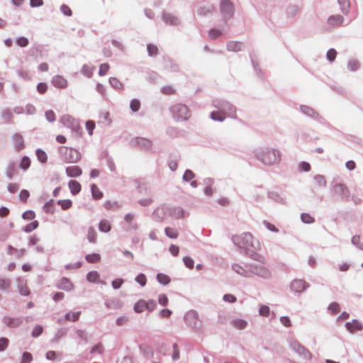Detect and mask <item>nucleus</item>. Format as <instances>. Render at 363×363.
Returning <instances> with one entry per match:
<instances>
[{
	"mask_svg": "<svg viewBox=\"0 0 363 363\" xmlns=\"http://www.w3.org/2000/svg\"><path fill=\"white\" fill-rule=\"evenodd\" d=\"M59 154L61 159L66 163H76L81 159L79 151L66 146H61L59 148Z\"/></svg>",
	"mask_w": 363,
	"mask_h": 363,
	"instance_id": "f257e3e1",
	"label": "nucleus"
},
{
	"mask_svg": "<svg viewBox=\"0 0 363 363\" xmlns=\"http://www.w3.org/2000/svg\"><path fill=\"white\" fill-rule=\"evenodd\" d=\"M173 117L177 121H186L191 116L188 107L182 104H177L171 107Z\"/></svg>",
	"mask_w": 363,
	"mask_h": 363,
	"instance_id": "f03ea898",
	"label": "nucleus"
},
{
	"mask_svg": "<svg viewBox=\"0 0 363 363\" xmlns=\"http://www.w3.org/2000/svg\"><path fill=\"white\" fill-rule=\"evenodd\" d=\"M261 160L265 164L273 165L279 162L281 155L279 151L269 150L262 154Z\"/></svg>",
	"mask_w": 363,
	"mask_h": 363,
	"instance_id": "7ed1b4c3",
	"label": "nucleus"
},
{
	"mask_svg": "<svg viewBox=\"0 0 363 363\" xmlns=\"http://www.w3.org/2000/svg\"><path fill=\"white\" fill-rule=\"evenodd\" d=\"M233 241L240 247L248 248L250 246L253 247V236L249 233H243L241 235H234Z\"/></svg>",
	"mask_w": 363,
	"mask_h": 363,
	"instance_id": "20e7f679",
	"label": "nucleus"
},
{
	"mask_svg": "<svg viewBox=\"0 0 363 363\" xmlns=\"http://www.w3.org/2000/svg\"><path fill=\"white\" fill-rule=\"evenodd\" d=\"M156 308V302L154 300H148L147 301L140 299L134 306V311L140 313L145 311L151 312Z\"/></svg>",
	"mask_w": 363,
	"mask_h": 363,
	"instance_id": "39448f33",
	"label": "nucleus"
},
{
	"mask_svg": "<svg viewBox=\"0 0 363 363\" xmlns=\"http://www.w3.org/2000/svg\"><path fill=\"white\" fill-rule=\"evenodd\" d=\"M220 9L222 15L225 18L232 17L234 13V6L230 0H220Z\"/></svg>",
	"mask_w": 363,
	"mask_h": 363,
	"instance_id": "423d86ee",
	"label": "nucleus"
},
{
	"mask_svg": "<svg viewBox=\"0 0 363 363\" xmlns=\"http://www.w3.org/2000/svg\"><path fill=\"white\" fill-rule=\"evenodd\" d=\"M333 190L335 194L342 196L345 199H347L350 197V190L345 184H336L334 186Z\"/></svg>",
	"mask_w": 363,
	"mask_h": 363,
	"instance_id": "0eeeda50",
	"label": "nucleus"
},
{
	"mask_svg": "<svg viewBox=\"0 0 363 363\" xmlns=\"http://www.w3.org/2000/svg\"><path fill=\"white\" fill-rule=\"evenodd\" d=\"M308 284L303 279H295L291 282V289L296 292H302L307 287Z\"/></svg>",
	"mask_w": 363,
	"mask_h": 363,
	"instance_id": "6e6552de",
	"label": "nucleus"
},
{
	"mask_svg": "<svg viewBox=\"0 0 363 363\" xmlns=\"http://www.w3.org/2000/svg\"><path fill=\"white\" fill-rule=\"evenodd\" d=\"M13 145L16 151L19 152L24 149L25 144L24 140L21 135L16 133L13 136Z\"/></svg>",
	"mask_w": 363,
	"mask_h": 363,
	"instance_id": "1a4fd4ad",
	"label": "nucleus"
},
{
	"mask_svg": "<svg viewBox=\"0 0 363 363\" xmlns=\"http://www.w3.org/2000/svg\"><path fill=\"white\" fill-rule=\"evenodd\" d=\"M52 84L57 88L64 89L67 86L68 82L66 79L60 75H56L52 78Z\"/></svg>",
	"mask_w": 363,
	"mask_h": 363,
	"instance_id": "9d476101",
	"label": "nucleus"
},
{
	"mask_svg": "<svg viewBox=\"0 0 363 363\" xmlns=\"http://www.w3.org/2000/svg\"><path fill=\"white\" fill-rule=\"evenodd\" d=\"M65 171L67 176L70 177H77L82 174V169L77 165L67 167Z\"/></svg>",
	"mask_w": 363,
	"mask_h": 363,
	"instance_id": "9b49d317",
	"label": "nucleus"
},
{
	"mask_svg": "<svg viewBox=\"0 0 363 363\" xmlns=\"http://www.w3.org/2000/svg\"><path fill=\"white\" fill-rule=\"evenodd\" d=\"M3 321L8 327L11 328H17L22 323L21 320L9 316L4 317Z\"/></svg>",
	"mask_w": 363,
	"mask_h": 363,
	"instance_id": "f8f14e48",
	"label": "nucleus"
},
{
	"mask_svg": "<svg viewBox=\"0 0 363 363\" xmlns=\"http://www.w3.org/2000/svg\"><path fill=\"white\" fill-rule=\"evenodd\" d=\"M18 281V287L19 289V291L23 296H28L30 294V290L27 286V282L26 280L18 278L17 279Z\"/></svg>",
	"mask_w": 363,
	"mask_h": 363,
	"instance_id": "ddd939ff",
	"label": "nucleus"
},
{
	"mask_svg": "<svg viewBox=\"0 0 363 363\" xmlns=\"http://www.w3.org/2000/svg\"><path fill=\"white\" fill-rule=\"evenodd\" d=\"M346 327L347 330H350L351 333L359 331L363 328L362 323L356 320H354L352 322L347 323Z\"/></svg>",
	"mask_w": 363,
	"mask_h": 363,
	"instance_id": "4468645a",
	"label": "nucleus"
},
{
	"mask_svg": "<svg viewBox=\"0 0 363 363\" xmlns=\"http://www.w3.org/2000/svg\"><path fill=\"white\" fill-rule=\"evenodd\" d=\"M344 18L340 15L331 16L328 19V23L331 26H339L343 23Z\"/></svg>",
	"mask_w": 363,
	"mask_h": 363,
	"instance_id": "2eb2a0df",
	"label": "nucleus"
},
{
	"mask_svg": "<svg viewBox=\"0 0 363 363\" xmlns=\"http://www.w3.org/2000/svg\"><path fill=\"white\" fill-rule=\"evenodd\" d=\"M68 186H69L71 193L73 195H76V194H79L82 189L81 184L75 180L69 181Z\"/></svg>",
	"mask_w": 363,
	"mask_h": 363,
	"instance_id": "dca6fc26",
	"label": "nucleus"
},
{
	"mask_svg": "<svg viewBox=\"0 0 363 363\" xmlns=\"http://www.w3.org/2000/svg\"><path fill=\"white\" fill-rule=\"evenodd\" d=\"M91 195L92 197L96 200H100L103 198L104 194L99 189V188L96 184H92L91 186Z\"/></svg>",
	"mask_w": 363,
	"mask_h": 363,
	"instance_id": "f3484780",
	"label": "nucleus"
},
{
	"mask_svg": "<svg viewBox=\"0 0 363 363\" xmlns=\"http://www.w3.org/2000/svg\"><path fill=\"white\" fill-rule=\"evenodd\" d=\"M292 347L295 350L297 351V352L303 354L306 357H311L310 352L308 350H306L303 346H301L298 342H294L292 344Z\"/></svg>",
	"mask_w": 363,
	"mask_h": 363,
	"instance_id": "a211bd4d",
	"label": "nucleus"
},
{
	"mask_svg": "<svg viewBox=\"0 0 363 363\" xmlns=\"http://www.w3.org/2000/svg\"><path fill=\"white\" fill-rule=\"evenodd\" d=\"M231 324L238 330H242L247 325V321L242 319H234L231 321Z\"/></svg>",
	"mask_w": 363,
	"mask_h": 363,
	"instance_id": "6ab92c4d",
	"label": "nucleus"
},
{
	"mask_svg": "<svg viewBox=\"0 0 363 363\" xmlns=\"http://www.w3.org/2000/svg\"><path fill=\"white\" fill-rule=\"evenodd\" d=\"M242 45L240 43L237 41H230L227 44V49L229 51L238 52L241 50Z\"/></svg>",
	"mask_w": 363,
	"mask_h": 363,
	"instance_id": "aec40b11",
	"label": "nucleus"
},
{
	"mask_svg": "<svg viewBox=\"0 0 363 363\" xmlns=\"http://www.w3.org/2000/svg\"><path fill=\"white\" fill-rule=\"evenodd\" d=\"M61 122L67 127H74L75 120L72 116L69 115H65L62 117Z\"/></svg>",
	"mask_w": 363,
	"mask_h": 363,
	"instance_id": "412c9836",
	"label": "nucleus"
},
{
	"mask_svg": "<svg viewBox=\"0 0 363 363\" xmlns=\"http://www.w3.org/2000/svg\"><path fill=\"white\" fill-rule=\"evenodd\" d=\"M86 238L90 242H96L97 233L94 227L91 226L89 228Z\"/></svg>",
	"mask_w": 363,
	"mask_h": 363,
	"instance_id": "4be33fe9",
	"label": "nucleus"
},
{
	"mask_svg": "<svg viewBox=\"0 0 363 363\" xmlns=\"http://www.w3.org/2000/svg\"><path fill=\"white\" fill-rule=\"evenodd\" d=\"M31 161L27 156H23L19 163L20 169L26 171L30 167Z\"/></svg>",
	"mask_w": 363,
	"mask_h": 363,
	"instance_id": "5701e85b",
	"label": "nucleus"
},
{
	"mask_svg": "<svg viewBox=\"0 0 363 363\" xmlns=\"http://www.w3.org/2000/svg\"><path fill=\"white\" fill-rule=\"evenodd\" d=\"M99 229L101 232L108 233L111 230V225L108 220H102L99 223Z\"/></svg>",
	"mask_w": 363,
	"mask_h": 363,
	"instance_id": "b1692460",
	"label": "nucleus"
},
{
	"mask_svg": "<svg viewBox=\"0 0 363 363\" xmlns=\"http://www.w3.org/2000/svg\"><path fill=\"white\" fill-rule=\"evenodd\" d=\"M211 118L214 121H223L225 118V114L223 111H213L211 113Z\"/></svg>",
	"mask_w": 363,
	"mask_h": 363,
	"instance_id": "393cba45",
	"label": "nucleus"
},
{
	"mask_svg": "<svg viewBox=\"0 0 363 363\" xmlns=\"http://www.w3.org/2000/svg\"><path fill=\"white\" fill-rule=\"evenodd\" d=\"M163 20L166 22V23L169 25H175L178 21V19L176 17L169 13H164Z\"/></svg>",
	"mask_w": 363,
	"mask_h": 363,
	"instance_id": "a878e982",
	"label": "nucleus"
},
{
	"mask_svg": "<svg viewBox=\"0 0 363 363\" xmlns=\"http://www.w3.org/2000/svg\"><path fill=\"white\" fill-rule=\"evenodd\" d=\"M85 259L89 263H97L100 261L101 256L97 253L89 254L86 255Z\"/></svg>",
	"mask_w": 363,
	"mask_h": 363,
	"instance_id": "bb28decb",
	"label": "nucleus"
},
{
	"mask_svg": "<svg viewBox=\"0 0 363 363\" xmlns=\"http://www.w3.org/2000/svg\"><path fill=\"white\" fill-rule=\"evenodd\" d=\"M213 8L212 6H201L199 9H198V13L200 15V16H206L209 13H211L213 11Z\"/></svg>",
	"mask_w": 363,
	"mask_h": 363,
	"instance_id": "cd10ccee",
	"label": "nucleus"
},
{
	"mask_svg": "<svg viewBox=\"0 0 363 363\" xmlns=\"http://www.w3.org/2000/svg\"><path fill=\"white\" fill-rule=\"evenodd\" d=\"M86 279L89 282H96L99 279V274L96 271L89 272L86 275Z\"/></svg>",
	"mask_w": 363,
	"mask_h": 363,
	"instance_id": "c85d7f7f",
	"label": "nucleus"
},
{
	"mask_svg": "<svg viewBox=\"0 0 363 363\" xmlns=\"http://www.w3.org/2000/svg\"><path fill=\"white\" fill-rule=\"evenodd\" d=\"M36 156L38 157V160L42 162L45 163L48 160V156L45 151L38 149L36 150Z\"/></svg>",
	"mask_w": 363,
	"mask_h": 363,
	"instance_id": "c756f323",
	"label": "nucleus"
},
{
	"mask_svg": "<svg viewBox=\"0 0 363 363\" xmlns=\"http://www.w3.org/2000/svg\"><path fill=\"white\" fill-rule=\"evenodd\" d=\"M106 304L109 308H121L122 307V303L119 300L108 301Z\"/></svg>",
	"mask_w": 363,
	"mask_h": 363,
	"instance_id": "7c9ffc66",
	"label": "nucleus"
},
{
	"mask_svg": "<svg viewBox=\"0 0 363 363\" xmlns=\"http://www.w3.org/2000/svg\"><path fill=\"white\" fill-rule=\"evenodd\" d=\"M104 206L107 210H115L118 209L120 205L116 201H106L104 203Z\"/></svg>",
	"mask_w": 363,
	"mask_h": 363,
	"instance_id": "2f4dec72",
	"label": "nucleus"
},
{
	"mask_svg": "<svg viewBox=\"0 0 363 363\" xmlns=\"http://www.w3.org/2000/svg\"><path fill=\"white\" fill-rule=\"evenodd\" d=\"M57 203L61 206L63 210H67L72 206V202L69 199L59 200Z\"/></svg>",
	"mask_w": 363,
	"mask_h": 363,
	"instance_id": "473e14b6",
	"label": "nucleus"
},
{
	"mask_svg": "<svg viewBox=\"0 0 363 363\" xmlns=\"http://www.w3.org/2000/svg\"><path fill=\"white\" fill-rule=\"evenodd\" d=\"M157 279L160 283L164 284V285L168 284L170 281L169 277L167 275L162 274V273L157 274Z\"/></svg>",
	"mask_w": 363,
	"mask_h": 363,
	"instance_id": "72a5a7b5",
	"label": "nucleus"
},
{
	"mask_svg": "<svg viewBox=\"0 0 363 363\" xmlns=\"http://www.w3.org/2000/svg\"><path fill=\"white\" fill-rule=\"evenodd\" d=\"M79 315L80 312H69L66 314L65 318L67 320L74 322L79 319Z\"/></svg>",
	"mask_w": 363,
	"mask_h": 363,
	"instance_id": "f704fd0d",
	"label": "nucleus"
},
{
	"mask_svg": "<svg viewBox=\"0 0 363 363\" xmlns=\"http://www.w3.org/2000/svg\"><path fill=\"white\" fill-rule=\"evenodd\" d=\"M82 72L87 77H91L94 72V67L89 65H84L82 69Z\"/></svg>",
	"mask_w": 363,
	"mask_h": 363,
	"instance_id": "c9c22d12",
	"label": "nucleus"
},
{
	"mask_svg": "<svg viewBox=\"0 0 363 363\" xmlns=\"http://www.w3.org/2000/svg\"><path fill=\"white\" fill-rule=\"evenodd\" d=\"M130 108L133 112H137L140 108V102L138 99H134L130 103Z\"/></svg>",
	"mask_w": 363,
	"mask_h": 363,
	"instance_id": "e433bc0d",
	"label": "nucleus"
},
{
	"mask_svg": "<svg viewBox=\"0 0 363 363\" xmlns=\"http://www.w3.org/2000/svg\"><path fill=\"white\" fill-rule=\"evenodd\" d=\"M162 93L165 95H174L176 93V90L173 86L167 85L162 88Z\"/></svg>",
	"mask_w": 363,
	"mask_h": 363,
	"instance_id": "4c0bfd02",
	"label": "nucleus"
},
{
	"mask_svg": "<svg viewBox=\"0 0 363 363\" xmlns=\"http://www.w3.org/2000/svg\"><path fill=\"white\" fill-rule=\"evenodd\" d=\"M301 220L307 224L313 223L314 222V218L310 214L303 213L301 215Z\"/></svg>",
	"mask_w": 363,
	"mask_h": 363,
	"instance_id": "58836bf2",
	"label": "nucleus"
},
{
	"mask_svg": "<svg viewBox=\"0 0 363 363\" xmlns=\"http://www.w3.org/2000/svg\"><path fill=\"white\" fill-rule=\"evenodd\" d=\"M165 233L170 238H176L178 236L177 230L172 228H166Z\"/></svg>",
	"mask_w": 363,
	"mask_h": 363,
	"instance_id": "ea45409f",
	"label": "nucleus"
},
{
	"mask_svg": "<svg viewBox=\"0 0 363 363\" xmlns=\"http://www.w3.org/2000/svg\"><path fill=\"white\" fill-rule=\"evenodd\" d=\"M347 67L350 71L354 72L359 67V62L355 60H350L347 64Z\"/></svg>",
	"mask_w": 363,
	"mask_h": 363,
	"instance_id": "a19ab883",
	"label": "nucleus"
},
{
	"mask_svg": "<svg viewBox=\"0 0 363 363\" xmlns=\"http://www.w3.org/2000/svg\"><path fill=\"white\" fill-rule=\"evenodd\" d=\"M298 11V9L296 6H290L286 9V14L289 17H294L296 15Z\"/></svg>",
	"mask_w": 363,
	"mask_h": 363,
	"instance_id": "79ce46f5",
	"label": "nucleus"
},
{
	"mask_svg": "<svg viewBox=\"0 0 363 363\" xmlns=\"http://www.w3.org/2000/svg\"><path fill=\"white\" fill-rule=\"evenodd\" d=\"M147 50L150 56L157 55L158 53L157 47L153 44H148L147 45Z\"/></svg>",
	"mask_w": 363,
	"mask_h": 363,
	"instance_id": "37998d69",
	"label": "nucleus"
},
{
	"mask_svg": "<svg viewBox=\"0 0 363 363\" xmlns=\"http://www.w3.org/2000/svg\"><path fill=\"white\" fill-rule=\"evenodd\" d=\"M315 182L318 186H325L326 184L325 179L322 175H316L314 177Z\"/></svg>",
	"mask_w": 363,
	"mask_h": 363,
	"instance_id": "c03bdc74",
	"label": "nucleus"
},
{
	"mask_svg": "<svg viewBox=\"0 0 363 363\" xmlns=\"http://www.w3.org/2000/svg\"><path fill=\"white\" fill-rule=\"evenodd\" d=\"M328 310L331 313L337 314L340 312V305L336 302H333L329 305Z\"/></svg>",
	"mask_w": 363,
	"mask_h": 363,
	"instance_id": "a18cd8bd",
	"label": "nucleus"
},
{
	"mask_svg": "<svg viewBox=\"0 0 363 363\" xmlns=\"http://www.w3.org/2000/svg\"><path fill=\"white\" fill-rule=\"evenodd\" d=\"M11 286V281L7 279H0V289L6 290L9 289Z\"/></svg>",
	"mask_w": 363,
	"mask_h": 363,
	"instance_id": "49530a36",
	"label": "nucleus"
},
{
	"mask_svg": "<svg viewBox=\"0 0 363 363\" xmlns=\"http://www.w3.org/2000/svg\"><path fill=\"white\" fill-rule=\"evenodd\" d=\"M43 209L46 213H52L54 212V202L53 201H50L47 202L44 206Z\"/></svg>",
	"mask_w": 363,
	"mask_h": 363,
	"instance_id": "de8ad7c7",
	"label": "nucleus"
},
{
	"mask_svg": "<svg viewBox=\"0 0 363 363\" xmlns=\"http://www.w3.org/2000/svg\"><path fill=\"white\" fill-rule=\"evenodd\" d=\"M352 242L357 245L359 249L363 250V242H362V239L359 236H353L352 238Z\"/></svg>",
	"mask_w": 363,
	"mask_h": 363,
	"instance_id": "09e8293b",
	"label": "nucleus"
},
{
	"mask_svg": "<svg viewBox=\"0 0 363 363\" xmlns=\"http://www.w3.org/2000/svg\"><path fill=\"white\" fill-rule=\"evenodd\" d=\"M108 69H109L108 64H107V63L101 64L99 67V74L100 76H104L107 74Z\"/></svg>",
	"mask_w": 363,
	"mask_h": 363,
	"instance_id": "8fccbe9b",
	"label": "nucleus"
},
{
	"mask_svg": "<svg viewBox=\"0 0 363 363\" xmlns=\"http://www.w3.org/2000/svg\"><path fill=\"white\" fill-rule=\"evenodd\" d=\"M33 360V356L30 352H25L22 356V360L20 363H30Z\"/></svg>",
	"mask_w": 363,
	"mask_h": 363,
	"instance_id": "3c124183",
	"label": "nucleus"
},
{
	"mask_svg": "<svg viewBox=\"0 0 363 363\" xmlns=\"http://www.w3.org/2000/svg\"><path fill=\"white\" fill-rule=\"evenodd\" d=\"M138 143L144 148H150L151 147V142L145 138L138 139Z\"/></svg>",
	"mask_w": 363,
	"mask_h": 363,
	"instance_id": "603ef678",
	"label": "nucleus"
},
{
	"mask_svg": "<svg viewBox=\"0 0 363 363\" xmlns=\"http://www.w3.org/2000/svg\"><path fill=\"white\" fill-rule=\"evenodd\" d=\"M38 226V222L37 220H35L29 224H28L26 227H25V229L24 230L26 232H31L33 230H34L35 229H36Z\"/></svg>",
	"mask_w": 363,
	"mask_h": 363,
	"instance_id": "864d4df0",
	"label": "nucleus"
},
{
	"mask_svg": "<svg viewBox=\"0 0 363 363\" xmlns=\"http://www.w3.org/2000/svg\"><path fill=\"white\" fill-rule=\"evenodd\" d=\"M9 343V340L6 337H0V352L5 350Z\"/></svg>",
	"mask_w": 363,
	"mask_h": 363,
	"instance_id": "5fc2aeb1",
	"label": "nucleus"
},
{
	"mask_svg": "<svg viewBox=\"0 0 363 363\" xmlns=\"http://www.w3.org/2000/svg\"><path fill=\"white\" fill-rule=\"evenodd\" d=\"M30 196V193L28 190L23 189L19 194V199L23 202H26Z\"/></svg>",
	"mask_w": 363,
	"mask_h": 363,
	"instance_id": "6e6d98bb",
	"label": "nucleus"
},
{
	"mask_svg": "<svg viewBox=\"0 0 363 363\" xmlns=\"http://www.w3.org/2000/svg\"><path fill=\"white\" fill-rule=\"evenodd\" d=\"M43 331V328L42 326L36 325L32 331V336L33 337H38V336H40L42 334Z\"/></svg>",
	"mask_w": 363,
	"mask_h": 363,
	"instance_id": "4d7b16f0",
	"label": "nucleus"
},
{
	"mask_svg": "<svg viewBox=\"0 0 363 363\" xmlns=\"http://www.w3.org/2000/svg\"><path fill=\"white\" fill-rule=\"evenodd\" d=\"M9 235V230H5L3 226H0V241L5 240Z\"/></svg>",
	"mask_w": 363,
	"mask_h": 363,
	"instance_id": "13d9d810",
	"label": "nucleus"
},
{
	"mask_svg": "<svg viewBox=\"0 0 363 363\" xmlns=\"http://www.w3.org/2000/svg\"><path fill=\"white\" fill-rule=\"evenodd\" d=\"M209 37L212 39H215L221 35V32L216 28H212L208 32Z\"/></svg>",
	"mask_w": 363,
	"mask_h": 363,
	"instance_id": "bf43d9fd",
	"label": "nucleus"
},
{
	"mask_svg": "<svg viewBox=\"0 0 363 363\" xmlns=\"http://www.w3.org/2000/svg\"><path fill=\"white\" fill-rule=\"evenodd\" d=\"M233 269L238 274L240 275L245 277L248 276L247 271L245 269H243L241 266L235 264L233 266Z\"/></svg>",
	"mask_w": 363,
	"mask_h": 363,
	"instance_id": "052dcab7",
	"label": "nucleus"
},
{
	"mask_svg": "<svg viewBox=\"0 0 363 363\" xmlns=\"http://www.w3.org/2000/svg\"><path fill=\"white\" fill-rule=\"evenodd\" d=\"M337 52L334 49H330L327 52V58L329 61L333 62L336 58Z\"/></svg>",
	"mask_w": 363,
	"mask_h": 363,
	"instance_id": "680f3d73",
	"label": "nucleus"
},
{
	"mask_svg": "<svg viewBox=\"0 0 363 363\" xmlns=\"http://www.w3.org/2000/svg\"><path fill=\"white\" fill-rule=\"evenodd\" d=\"M184 264L189 269H193L194 265V260L189 257H184L183 259Z\"/></svg>",
	"mask_w": 363,
	"mask_h": 363,
	"instance_id": "e2e57ef3",
	"label": "nucleus"
},
{
	"mask_svg": "<svg viewBox=\"0 0 363 363\" xmlns=\"http://www.w3.org/2000/svg\"><path fill=\"white\" fill-rule=\"evenodd\" d=\"M86 128L89 132V135L93 134V130L95 128V123L93 121H88L86 123Z\"/></svg>",
	"mask_w": 363,
	"mask_h": 363,
	"instance_id": "0e129e2a",
	"label": "nucleus"
},
{
	"mask_svg": "<svg viewBox=\"0 0 363 363\" xmlns=\"http://www.w3.org/2000/svg\"><path fill=\"white\" fill-rule=\"evenodd\" d=\"M135 280L142 286H144L146 284V277L143 274H140L139 275H138L135 278Z\"/></svg>",
	"mask_w": 363,
	"mask_h": 363,
	"instance_id": "69168bd1",
	"label": "nucleus"
},
{
	"mask_svg": "<svg viewBox=\"0 0 363 363\" xmlns=\"http://www.w3.org/2000/svg\"><path fill=\"white\" fill-rule=\"evenodd\" d=\"M60 10L67 16H70L72 14V11L70 8L65 4L61 6Z\"/></svg>",
	"mask_w": 363,
	"mask_h": 363,
	"instance_id": "338daca9",
	"label": "nucleus"
},
{
	"mask_svg": "<svg viewBox=\"0 0 363 363\" xmlns=\"http://www.w3.org/2000/svg\"><path fill=\"white\" fill-rule=\"evenodd\" d=\"M194 177V172L188 169L184 172V176H183V179L184 181L189 182V181L191 180Z\"/></svg>",
	"mask_w": 363,
	"mask_h": 363,
	"instance_id": "774afa93",
	"label": "nucleus"
}]
</instances>
